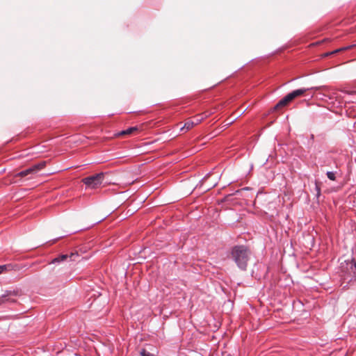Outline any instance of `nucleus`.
<instances>
[{
  "mask_svg": "<svg viewBox=\"0 0 356 356\" xmlns=\"http://www.w3.org/2000/svg\"><path fill=\"white\" fill-rule=\"evenodd\" d=\"M9 300L8 299H6V296H2L1 298H0V304L3 303V302H5L6 301H8Z\"/></svg>",
  "mask_w": 356,
  "mask_h": 356,
  "instance_id": "dca6fc26",
  "label": "nucleus"
},
{
  "mask_svg": "<svg viewBox=\"0 0 356 356\" xmlns=\"http://www.w3.org/2000/svg\"><path fill=\"white\" fill-rule=\"evenodd\" d=\"M311 89H315V90H322L325 93H327V96L330 99H338V93L336 90H332L326 86H321V87H316V88H312Z\"/></svg>",
  "mask_w": 356,
  "mask_h": 356,
  "instance_id": "39448f33",
  "label": "nucleus"
},
{
  "mask_svg": "<svg viewBox=\"0 0 356 356\" xmlns=\"http://www.w3.org/2000/svg\"><path fill=\"white\" fill-rule=\"evenodd\" d=\"M141 356H156L152 353L147 352L146 350L143 349L140 352Z\"/></svg>",
  "mask_w": 356,
  "mask_h": 356,
  "instance_id": "f8f14e48",
  "label": "nucleus"
},
{
  "mask_svg": "<svg viewBox=\"0 0 356 356\" xmlns=\"http://www.w3.org/2000/svg\"><path fill=\"white\" fill-rule=\"evenodd\" d=\"M316 190L317 193V195L319 196L321 195V188L318 183H316Z\"/></svg>",
  "mask_w": 356,
  "mask_h": 356,
  "instance_id": "2eb2a0df",
  "label": "nucleus"
},
{
  "mask_svg": "<svg viewBox=\"0 0 356 356\" xmlns=\"http://www.w3.org/2000/svg\"><path fill=\"white\" fill-rule=\"evenodd\" d=\"M10 265H2L0 266V274L2 273L4 271H7L10 270Z\"/></svg>",
  "mask_w": 356,
  "mask_h": 356,
  "instance_id": "9b49d317",
  "label": "nucleus"
},
{
  "mask_svg": "<svg viewBox=\"0 0 356 356\" xmlns=\"http://www.w3.org/2000/svg\"><path fill=\"white\" fill-rule=\"evenodd\" d=\"M207 116L208 115L205 113H202L197 115L196 117L194 118L193 120H189L186 121L184 127H181V129H186V130H189L192 129L195 125H197L199 123H200L203 120V119L206 118Z\"/></svg>",
  "mask_w": 356,
  "mask_h": 356,
  "instance_id": "20e7f679",
  "label": "nucleus"
},
{
  "mask_svg": "<svg viewBox=\"0 0 356 356\" xmlns=\"http://www.w3.org/2000/svg\"><path fill=\"white\" fill-rule=\"evenodd\" d=\"M326 175H327V178L330 180H332V181H335L336 180V176H335V173L334 172L329 171V172H327Z\"/></svg>",
  "mask_w": 356,
  "mask_h": 356,
  "instance_id": "9d476101",
  "label": "nucleus"
},
{
  "mask_svg": "<svg viewBox=\"0 0 356 356\" xmlns=\"http://www.w3.org/2000/svg\"><path fill=\"white\" fill-rule=\"evenodd\" d=\"M350 268L353 271L354 274H356V262H350Z\"/></svg>",
  "mask_w": 356,
  "mask_h": 356,
  "instance_id": "4468645a",
  "label": "nucleus"
},
{
  "mask_svg": "<svg viewBox=\"0 0 356 356\" xmlns=\"http://www.w3.org/2000/svg\"><path fill=\"white\" fill-rule=\"evenodd\" d=\"M341 91L348 95L356 94V91H349V90H341Z\"/></svg>",
  "mask_w": 356,
  "mask_h": 356,
  "instance_id": "f3484780",
  "label": "nucleus"
},
{
  "mask_svg": "<svg viewBox=\"0 0 356 356\" xmlns=\"http://www.w3.org/2000/svg\"><path fill=\"white\" fill-rule=\"evenodd\" d=\"M104 173H98L95 175L86 177L82 179V181L88 187L90 188H97L102 185L104 180Z\"/></svg>",
  "mask_w": 356,
  "mask_h": 356,
  "instance_id": "f03ea898",
  "label": "nucleus"
},
{
  "mask_svg": "<svg viewBox=\"0 0 356 356\" xmlns=\"http://www.w3.org/2000/svg\"><path fill=\"white\" fill-rule=\"evenodd\" d=\"M250 251L245 245H235L232 248L231 256L238 267L246 270L250 258Z\"/></svg>",
  "mask_w": 356,
  "mask_h": 356,
  "instance_id": "f257e3e1",
  "label": "nucleus"
},
{
  "mask_svg": "<svg viewBox=\"0 0 356 356\" xmlns=\"http://www.w3.org/2000/svg\"><path fill=\"white\" fill-rule=\"evenodd\" d=\"M292 99L290 97L289 95H286L284 98H282L275 106V109H277L281 107H284L286 106Z\"/></svg>",
  "mask_w": 356,
  "mask_h": 356,
  "instance_id": "6e6552de",
  "label": "nucleus"
},
{
  "mask_svg": "<svg viewBox=\"0 0 356 356\" xmlns=\"http://www.w3.org/2000/svg\"><path fill=\"white\" fill-rule=\"evenodd\" d=\"M138 131V128L137 127H131L125 130L119 131L115 134L116 137L129 136L132 134H135Z\"/></svg>",
  "mask_w": 356,
  "mask_h": 356,
  "instance_id": "423d86ee",
  "label": "nucleus"
},
{
  "mask_svg": "<svg viewBox=\"0 0 356 356\" xmlns=\"http://www.w3.org/2000/svg\"><path fill=\"white\" fill-rule=\"evenodd\" d=\"M353 46H348V47H343V48H341V49H338L335 50L334 52H332L331 54L337 53V52H339V51H341L350 49Z\"/></svg>",
  "mask_w": 356,
  "mask_h": 356,
  "instance_id": "ddd939ff",
  "label": "nucleus"
},
{
  "mask_svg": "<svg viewBox=\"0 0 356 356\" xmlns=\"http://www.w3.org/2000/svg\"><path fill=\"white\" fill-rule=\"evenodd\" d=\"M74 255V254H71L70 257H73Z\"/></svg>",
  "mask_w": 356,
  "mask_h": 356,
  "instance_id": "a211bd4d",
  "label": "nucleus"
},
{
  "mask_svg": "<svg viewBox=\"0 0 356 356\" xmlns=\"http://www.w3.org/2000/svg\"><path fill=\"white\" fill-rule=\"evenodd\" d=\"M67 257L68 256L67 254H62L60 257L54 259L53 260V262H60L61 261H64V260H65L67 258Z\"/></svg>",
  "mask_w": 356,
  "mask_h": 356,
  "instance_id": "1a4fd4ad",
  "label": "nucleus"
},
{
  "mask_svg": "<svg viewBox=\"0 0 356 356\" xmlns=\"http://www.w3.org/2000/svg\"><path fill=\"white\" fill-rule=\"evenodd\" d=\"M46 166V161H42L38 164H35L31 168L22 170L15 175V177H25L27 176L32 177L35 175L40 170H42Z\"/></svg>",
  "mask_w": 356,
  "mask_h": 356,
  "instance_id": "7ed1b4c3",
  "label": "nucleus"
},
{
  "mask_svg": "<svg viewBox=\"0 0 356 356\" xmlns=\"http://www.w3.org/2000/svg\"><path fill=\"white\" fill-rule=\"evenodd\" d=\"M309 90V88H300L292 91L291 92L289 93V95L291 99L293 100L298 97L305 95V93Z\"/></svg>",
  "mask_w": 356,
  "mask_h": 356,
  "instance_id": "0eeeda50",
  "label": "nucleus"
}]
</instances>
